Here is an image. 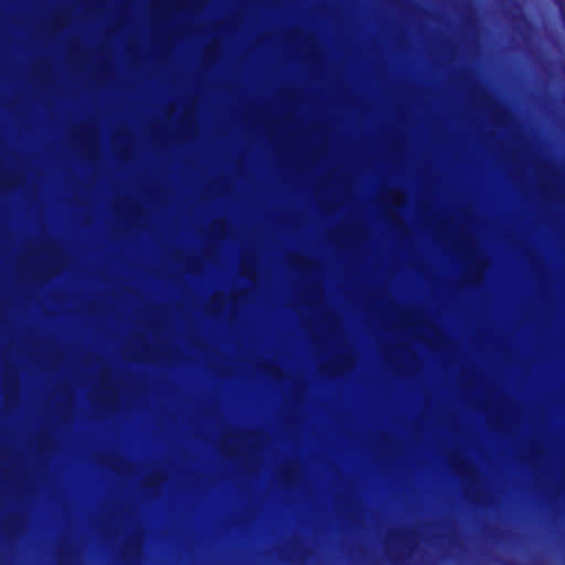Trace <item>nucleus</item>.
Here are the masks:
<instances>
[{"label": "nucleus", "mask_w": 565, "mask_h": 565, "mask_svg": "<svg viewBox=\"0 0 565 565\" xmlns=\"http://www.w3.org/2000/svg\"><path fill=\"white\" fill-rule=\"evenodd\" d=\"M411 534L408 535H403V536H398V542L405 546H408L409 545V539H411Z\"/></svg>", "instance_id": "nucleus-1"}, {"label": "nucleus", "mask_w": 565, "mask_h": 565, "mask_svg": "<svg viewBox=\"0 0 565 565\" xmlns=\"http://www.w3.org/2000/svg\"><path fill=\"white\" fill-rule=\"evenodd\" d=\"M128 546L130 550H132L135 546H136V541L134 537H131L129 541H128Z\"/></svg>", "instance_id": "nucleus-2"}]
</instances>
